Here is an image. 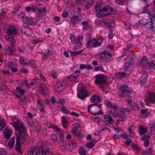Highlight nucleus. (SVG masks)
<instances>
[{
  "instance_id": "nucleus-1",
  "label": "nucleus",
  "mask_w": 155,
  "mask_h": 155,
  "mask_svg": "<svg viewBox=\"0 0 155 155\" xmlns=\"http://www.w3.org/2000/svg\"><path fill=\"white\" fill-rule=\"evenodd\" d=\"M95 8L96 15L98 18L104 17L108 15H113L115 13L114 9L109 6H105L101 1L96 3Z\"/></svg>"
},
{
  "instance_id": "nucleus-2",
  "label": "nucleus",
  "mask_w": 155,
  "mask_h": 155,
  "mask_svg": "<svg viewBox=\"0 0 155 155\" xmlns=\"http://www.w3.org/2000/svg\"><path fill=\"white\" fill-rule=\"evenodd\" d=\"M13 126L16 130L19 131V134L17 137H22V139L27 138V135L26 128L22 122L19 120L14 122Z\"/></svg>"
},
{
  "instance_id": "nucleus-3",
  "label": "nucleus",
  "mask_w": 155,
  "mask_h": 155,
  "mask_svg": "<svg viewBox=\"0 0 155 155\" xmlns=\"http://www.w3.org/2000/svg\"><path fill=\"white\" fill-rule=\"evenodd\" d=\"M101 105L94 104L91 105L88 108V111L91 114L94 115H99L103 114L102 112Z\"/></svg>"
},
{
  "instance_id": "nucleus-4",
  "label": "nucleus",
  "mask_w": 155,
  "mask_h": 155,
  "mask_svg": "<svg viewBox=\"0 0 155 155\" xmlns=\"http://www.w3.org/2000/svg\"><path fill=\"white\" fill-rule=\"evenodd\" d=\"M78 93L77 95L78 97L82 100H84L87 97L88 93H87L84 85L82 84H79L77 89Z\"/></svg>"
},
{
  "instance_id": "nucleus-5",
  "label": "nucleus",
  "mask_w": 155,
  "mask_h": 155,
  "mask_svg": "<svg viewBox=\"0 0 155 155\" xmlns=\"http://www.w3.org/2000/svg\"><path fill=\"white\" fill-rule=\"evenodd\" d=\"M130 91L128 86L123 85L120 88L119 95L121 97H128L130 96Z\"/></svg>"
},
{
  "instance_id": "nucleus-6",
  "label": "nucleus",
  "mask_w": 155,
  "mask_h": 155,
  "mask_svg": "<svg viewBox=\"0 0 155 155\" xmlns=\"http://www.w3.org/2000/svg\"><path fill=\"white\" fill-rule=\"evenodd\" d=\"M105 82V79L104 76L99 74L95 75V83L99 85L101 88H103L104 87Z\"/></svg>"
},
{
  "instance_id": "nucleus-7",
  "label": "nucleus",
  "mask_w": 155,
  "mask_h": 155,
  "mask_svg": "<svg viewBox=\"0 0 155 155\" xmlns=\"http://www.w3.org/2000/svg\"><path fill=\"white\" fill-rule=\"evenodd\" d=\"M40 151L38 147H30L28 149V155H40Z\"/></svg>"
},
{
  "instance_id": "nucleus-8",
  "label": "nucleus",
  "mask_w": 155,
  "mask_h": 155,
  "mask_svg": "<svg viewBox=\"0 0 155 155\" xmlns=\"http://www.w3.org/2000/svg\"><path fill=\"white\" fill-rule=\"evenodd\" d=\"M51 146V145L48 141H43L41 146L42 152L49 150Z\"/></svg>"
},
{
  "instance_id": "nucleus-9",
  "label": "nucleus",
  "mask_w": 155,
  "mask_h": 155,
  "mask_svg": "<svg viewBox=\"0 0 155 155\" xmlns=\"http://www.w3.org/2000/svg\"><path fill=\"white\" fill-rule=\"evenodd\" d=\"M111 56V54L108 51H103L101 54V58L104 61H107L109 60Z\"/></svg>"
},
{
  "instance_id": "nucleus-10",
  "label": "nucleus",
  "mask_w": 155,
  "mask_h": 155,
  "mask_svg": "<svg viewBox=\"0 0 155 155\" xmlns=\"http://www.w3.org/2000/svg\"><path fill=\"white\" fill-rule=\"evenodd\" d=\"M26 138L22 139V137H17L16 142L15 146V149L19 153H21V150L20 145V140H25Z\"/></svg>"
},
{
  "instance_id": "nucleus-11",
  "label": "nucleus",
  "mask_w": 155,
  "mask_h": 155,
  "mask_svg": "<svg viewBox=\"0 0 155 155\" xmlns=\"http://www.w3.org/2000/svg\"><path fill=\"white\" fill-rule=\"evenodd\" d=\"M148 101L152 103L155 102V93L153 92H148L147 96L146 97L145 101Z\"/></svg>"
},
{
  "instance_id": "nucleus-12",
  "label": "nucleus",
  "mask_w": 155,
  "mask_h": 155,
  "mask_svg": "<svg viewBox=\"0 0 155 155\" xmlns=\"http://www.w3.org/2000/svg\"><path fill=\"white\" fill-rule=\"evenodd\" d=\"M15 47L11 45L8 46L5 49V51L6 54H8L9 55H12L13 54V53L15 50Z\"/></svg>"
},
{
  "instance_id": "nucleus-13",
  "label": "nucleus",
  "mask_w": 155,
  "mask_h": 155,
  "mask_svg": "<svg viewBox=\"0 0 155 155\" xmlns=\"http://www.w3.org/2000/svg\"><path fill=\"white\" fill-rule=\"evenodd\" d=\"M4 137L7 139L11 137L12 134V129L9 127H7L3 131Z\"/></svg>"
},
{
  "instance_id": "nucleus-14",
  "label": "nucleus",
  "mask_w": 155,
  "mask_h": 155,
  "mask_svg": "<svg viewBox=\"0 0 155 155\" xmlns=\"http://www.w3.org/2000/svg\"><path fill=\"white\" fill-rule=\"evenodd\" d=\"M6 33L8 35H15L17 33V30L14 26H11L7 30Z\"/></svg>"
},
{
  "instance_id": "nucleus-15",
  "label": "nucleus",
  "mask_w": 155,
  "mask_h": 155,
  "mask_svg": "<svg viewBox=\"0 0 155 155\" xmlns=\"http://www.w3.org/2000/svg\"><path fill=\"white\" fill-rule=\"evenodd\" d=\"M80 72L79 70H76L68 78V80L70 81H73L76 80Z\"/></svg>"
},
{
  "instance_id": "nucleus-16",
  "label": "nucleus",
  "mask_w": 155,
  "mask_h": 155,
  "mask_svg": "<svg viewBox=\"0 0 155 155\" xmlns=\"http://www.w3.org/2000/svg\"><path fill=\"white\" fill-rule=\"evenodd\" d=\"M104 118L105 121L110 124H113L114 123V120L110 116L107 114H105L104 116Z\"/></svg>"
},
{
  "instance_id": "nucleus-17",
  "label": "nucleus",
  "mask_w": 155,
  "mask_h": 155,
  "mask_svg": "<svg viewBox=\"0 0 155 155\" xmlns=\"http://www.w3.org/2000/svg\"><path fill=\"white\" fill-rule=\"evenodd\" d=\"M65 85L64 83L58 82L56 85V90L58 92H61L65 88Z\"/></svg>"
},
{
  "instance_id": "nucleus-18",
  "label": "nucleus",
  "mask_w": 155,
  "mask_h": 155,
  "mask_svg": "<svg viewBox=\"0 0 155 155\" xmlns=\"http://www.w3.org/2000/svg\"><path fill=\"white\" fill-rule=\"evenodd\" d=\"M147 76L146 74H144L142 75L140 78L139 83H140L141 85H143L145 84L147 81Z\"/></svg>"
},
{
  "instance_id": "nucleus-19",
  "label": "nucleus",
  "mask_w": 155,
  "mask_h": 155,
  "mask_svg": "<svg viewBox=\"0 0 155 155\" xmlns=\"http://www.w3.org/2000/svg\"><path fill=\"white\" fill-rule=\"evenodd\" d=\"M80 127V124L78 123H76L72 126V129L73 134L75 135H77L78 133L77 131L78 128Z\"/></svg>"
},
{
  "instance_id": "nucleus-20",
  "label": "nucleus",
  "mask_w": 155,
  "mask_h": 155,
  "mask_svg": "<svg viewBox=\"0 0 155 155\" xmlns=\"http://www.w3.org/2000/svg\"><path fill=\"white\" fill-rule=\"evenodd\" d=\"M77 13V12H74L73 13L74 15L72 17L71 19V21L73 24H74L75 21L80 20L81 18V16L80 14L79 15H76Z\"/></svg>"
},
{
  "instance_id": "nucleus-21",
  "label": "nucleus",
  "mask_w": 155,
  "mask_h": 155,
  "mask_svg": "<svg viewBox=\"0 0 155 155\" xmlns=\"http://www.w3.org/2000/svg\"><path fill=\"white\" fill-rule=\"evenodd\" d=\"M85 3L84 4V5L85 8L86 9L89 8L93 5L94 2L93 0H87L85 1Z\"/></svg>"
},
{
  "instance_id": "nucleus-22",
  "label": "nucleus",
  "mask_w": 155,
  "mask_h": 155,
  "mask_svg": "<svg viewBox=\"0 0 155 155\" xmlns=\"http://www.w3.org/2000/svg\"><path fill=\"white\" fill-rule=\"evenodd\" d=\"M91 100L92 102L96 104L100 102V98L97 95L92 96L91 98Z\"/></svg>"
},
{
  "instance_id": "nucleus-23",
  "label": "nucleus",
  "mask_w": 155,
  "mask_h": 155,
  "mask_svg": "<svg viewBox=\"0 0 155 155\" xmlns=\"http://www.w3.org/2000/svg\"><path fill=\"white\" fill-rule=\"evenodd\" d=\"M94 43V48L100 46L102 43L103 39L101 38L98 39H93Z\"/></svg>"
},
{
  "instance_id": "nucleus-24",
  "label": "nucleus",
  "mask_w": 155,
  "mask_h": 155,
  "mask_svg": "<svg viewBox=\"0 0 155 155\" xmlns=\"http://www.w3.org/2000/svg\"><path fill=\"white\" fill-rule=\"evenodd\" d=\"M19 62L21 64L24 65L29 64L31 63L29 60L27 58L22 57H20V58Z\"/></svg>"
},
{
  "instance_id": "nucleus-25",
  "label": "nucleus",
  "mask_w": 155,
  "mask_h": 155,
  "mask_svg": "<svg viewBox=\"0 0 155 155\" xmlns=\"http://www.w3.org/2000/svg\"><path fill=\"white\" fill-rule=\"evenodd\" d=\"M30 31V29L26 25H23L21 28V32L23 34H25Z\"/></svg>"
},
{
  "instance_id": "nucleus-26",
  "label": "nucleus",
  "mask_w": 155,
  "mask_h": 155,
  "mask_svg": "<svg viewBox=\"0 0 155 155\" xmlns=\"http://www.w3.org/2000/svg\"><path fill=\"white\" fill-rule=\"evenodd\" d=\"M86 69L88 70H91L93 69L92 67L89 65H85L84 64H81L80 65L79 69L81 70L83 69Z\"/></svg>"
},
{
  "instance_id": "nucleus-27",
  "label": "nucleus",
  "mask_w": 155,
  "mask_h": 155,
  "mask_svg": "<svg viewBox=\"0 0 155 155\" xmlns=\"http://www.w3.org/2000/svg\"><path fill=\"white\" fill-rule=\"evenodd\" d=\"M5 39L12 43H15V40L14 38L11 35H8L5 36Z\"/></svg>"
},
{
  "instance_id": "nucleus-28",
  "label": "nucleus",
  "mask_w": 155,
  "mask_h": 155,
  "mask_svg": "<svg viewBox=\"0 0 155 155\" xmlns=\"http://www.w3.org/2000/svg\"><path fill=\"white\" fill-rule=\"evenodd\" d=\"M6 126V122L5 119L0 120V131Z\"/></svg>"
},
{
  "instance_id": "nucleus-29",
  "label": "nucleus",
  "mask_w": 155,
  "mask_h": 155,
  "mask_svg": "<svg viewBox=\"0 0 155 155\" xmlns=\"http://www.w3.org/2000/svg\"><path fill=\"white\" fill-rule=\"evenodd\" d=\"M39 89L41 93H43L46 91L48 88L44 84H41L39 87Z\"/></svg>"
},
{
  "instance_id": "nucleus-30",
  "label": "nucleus",
  "mask_w": 155,
  "mask_h": 155,
  "mask_svg": "<svg viewBox=\"0 0 155 155\" xmlns=\"http://www.w3.org/2000/svg\"><path fill=\"white\" fill-rule=\"evenodd\" d=\"M107 26L110 28L113 27L115 25V22L114 21L107 20Z\"/></svg>"
},
{
  "instance_id": "nucleus-31",
  "label": "nucleus",
  "mask_w": 155,
  "mask_h": 155,
  "mask_svg": "<svg viewBox=\"0 0 155 155\" xmlns=\"http://www.w3.org/2000/svg\"><path fill=\"white\" fill-rule=\"evenodd\" d=\"M69 147L75 149L77 147L76 142L74 140H71L68 143Z\"/></svg>"
},
{
  "instance_id": "nucleus-32",
  "label": "nucleus",
  "mask_w": 155,
  "mask_h": 155,
  "mask_svg": "<svg viewBox=\"0 0 155 155\" xmlns=\"http://www.w3.org/2000/svg\"><path fill=\"white\" fill-rule=\"evenodd\" d=\"M94 39L89 40L87 43V48H94Z\"/></svg>"
},
{
  "instance_id": "nucleus-33",
  "label": "nucleus",
  "mask_w": 155,
  "mask_h": 155,
  "mask_svg": "<svg viewBox=\"0 0 155 155\" xmlns=\"http://www.w3.org/2000/svg\"><path fill=\"white\" fill-rule=\"evenodd\" d=\"M61 121L64 127L66 128L67 127L68 121L64 117H62L61 118Z\"/></svg>"
},
{
  "instance_id": "nucleus-34",
  "label": "nucleus",
  "mask_w": 155,
  "mask_h": 155,
  "mask_svg": "<svg viewBox=\"0 0 155 155\" xmlns=\"http://www.w3.org/2000/svg\"><path fill=\"white\" fill-rule=\"evenodd\" d=\"M139 133L140 134H143L147 132V129L146 128L143 127L142 126H140Z\"/></svg>"
},
{
  "instance_id": "nucleus-35",
  "label": "nucleus",
  "mask_w": 155,
  "mask_h": 155,
  "mask_svg": "<svg viewBox=\"0 0 155 155\" xmlns=\"http://www.w3.org/2000/svg\"><path fill=\"white\" fill-rule=\"evenodd\" d=\"M15 137H12L9 141L8 145L10 147H13L15 143Z\"/></svg>"
},
{
  "instance_id": "nucleus-36",
  "label": "nucleus",
  "mask_w": 155,
  "mask_h": 155,
  "mask_svg": "<svg viewBox=\"0 0 155 155\" xmlns=\"http://www.w3.org/2000/svg\"><path fill=\"white\" fill-rule=\"evenodd\" d=\"M79 152L80 155H87V151L85 150L83 147L80 148Z\"/></svg>"
},
{
  "instance_id": "nucleus-37",
  "label": "nucleus",
  "mask_w": 155,
  "mask_h": 155,
  "mask_svg": "<svg viewBox=\"0 0 155 155\" xmlns=\"http://www.w3.org/2000/svg\"><path fill=\"white\" fill-rule=\"evenodd\" d=\"M127 58V56L126 54H124L121 57L118 58L117 59V60L118 61H123L124 60L126 59Z\"/></svg>"
},
{
  "instance_id": "nucleus-38",
  "label": "nucleus",
  "mask_w": 155,
  "mask_h": 155,
  "mask_svg": "<svg viewBox=\"0 0 155 155\" xmlns=\"http://www.w3.org/2000/svg\"><path fill=\"white\" fill-rule=\"evenodd\" d=\"M51 51L48 50L46 53H45L42 56V60H44L47 59L50 55Z\"/></svg>"
},
{
  "instance_id": "nucleus-39",
  "label": "nucleus",
  "mask_w": 155,
  "mask_h": 155,
  "mask_svg": "<svg viewBox=\"0 0 155 155\" xmlns=\"http://www.w3.org/2000/svg\"><path fill=\"white\" fill-rule=\"evenodd\" d=\"M49 127L53 128L54 130L57 131H60V129L57 126L52 124H51L49 126Z\"/></svg>"
},
{
  "instance_id": "nucleus-40",
  "label": "nucleus",
  "mask_w": 155,
  "mask_h": 155,
  "mask_svg": "<svg viewBox=\"0 0 155 155\" xmlns=\"http://www.w3.org/2000/svg\"><path fill=\"white\" fill-rule=\"evenodd\" d=\"M152 151L151 148H149L147 150L143 152V155H152Z\"/></svg>"
},
{
  "instance_id": "nucleus-41",
  "label": "nucleus",
  "mask_w": 155,
  "mask_h": 155,
  "mask_svg": "<svg viewBox=\"0 0 155 155\" xmlns=\"http://www.w3.org/2000/svg\"><path fill=\"white\" fill-rule=\"evenodd\" d=\"M146 4L145 6L143 8V13H148L149 12V11L147 9V8L149 6V3H145Z\"/></svg>"
},
{
  "instance_id": "nucleus-42",
  "label": "nucleus",
  "mask_w": 155,
  "mask_h": 155,
  "mask_svg": "<svg viewBox=\"0 0 155 155\" xmlns=\"http://www.w3.org/2000/svg\"><path fill=\"white\" fill-rule=\"evenodd\" d=\"M131 106L133 110H138L140 109L139 106L135 103H133Z\"/></svg>"
},
{
  "instance_id": "nucleus-43",
  "label": "nucleus",
  "mask_w": 155,
  "mask_h": 155,
  "mask_svg": "<svg viewBox=\"0 0 155 155\" xmlns=\"http://www.w3.org/2000/svg\"><path fill=\"white\" fill-rule=\"evenodd\" d=\"M71 40L73 44H75L77 41L78 40V38H76L74 35H71L70 36Z\"/></svg>"
},
{
  "instance_id": "nucleus-44",
  "label": "nucleus",
  "mask_w": 155,
  "mask_h": 155,
  "mask_svg": "<svg viewBox=\"0 0 155 155\" xmlns=\"http://www.w3.org/2000/svg\"><path fill=\"white\" fill-rule=\"evenodd\" d=\"M42 155H53V152L51 150L42 152Z\"/></svg>"
},
{
  "instance_id": "nucleus-45",
  "label": "nucleus",
  "mask_w": 155,
  "mask_h": 155,
  "mask_svg": "<svg viewBox=\"0 0 155 155\" xmlns=\"http://www.w3.org/2000/svg\"><path fill=\"white\" fill-rule=\"evenodd\" d=\"M25 10L27 12L32 11L33 12L35 11V9L33 5H31L30 6H28L25 8Z\"/></svg>"
},
{
  "instance_id": "nucleus-46",
  "label": "nucleus",
  "mask_w": 155,
  "mask_h": 155,
  "mask_svg": "<svg viewBox=\"0 0 155 155\" xmlns=\"http://www.w3.org/2000/svg\"><path fill=\"white\" fill-rule=\"evenodd\" d=\"M37 106L39 107H45V106L43 105L42 101L41 100L38 99V102L37 103Z\"/></svg>"
},
{
  "instance_id": "nucleus-47",
  "label": "nucleus",
  "mask_w": 155,
  "mask_h": 155,
  "mask_svg": "<svg viewBox=\"0 0 155 155\" xmlns=\"http://www.w3.org/2000/svg\"><path fill=\"white\" fill-rule=\"evenodd\" d=\"M50 75L53 78L55 79L56 78L58 74L55 71H53L51 72Z\"/></svg>"
},
{
  "instance_id": "nucleus-48",
  "label": "nucleus",
  "mask_w": 155,
  "mask_h": 155,
  "mask_svg": "<svg viewBox=\"0 0 155 155\" xmlns=\"http://www.w3.org/2000/svg\"><path fill=\"white\" fill-rule=\"evenodd\" d=\"M83 50L74 51H71L70 52L71 53L73 56H75L76 55H79L81 54L83 51Z\"/></svg>"
},
{
  "instance_id": "nucleus-49",
  "label": "nucleus",
  "mask_w": 155,
  "mask_h": 155,
  "mask_svg": "<svg viewBox=\"0 0 155 155\" xmlns=\"http://www.w3.org/2000/svg\"><path fill=\"white\" fill-rule=\"evenodd\" d=\"M147 66L149 68H152L155 69V63L147 62Z\"/></svg>"
},
{
  "instance_id": "nucleus-50",
  "label": "nucleus",
  "mask_w": 155,
  "mask_h": 155,
  "mask_svg": "<svg viewBox=\"0 0 155 155\" xmlns=\"http://www.w3.org/2000/svg\"><path fill=\"white\" fill-rule=\"evenodd\" d=\"M32 19L30 18L26 17L23 19V21L24 22L27 24H29L31 21Z\"/></svg>"
},
{
  "instance_id": "nucleus-51",
  "label": "nucleus",
  "mask_w": 155,
  "mask_h": 155,
  "mask_svg": "<svg viewBox=\"0 0 155 155\" xmlns=\"http://www.w3.org/2000/svg\"><path fill=\"white\" fill-rule=\"evenodd\" d=\"M42 38H37L35 40H33L32 41V43L33 44H37L42 42Z\"/></svg>"
},
{
  "instance_id": "nucleus-52",
  "label": "nucleus",
  "mask_w": 155,
  "mask_h": 155,
  "mask_svg": "<svg viewBox=\"0 0 155 155\" xmlns=\"http://www.w3.org/2000/svg\"><path fill=\"white\" fill-rule=\"evenodd\" d=\"M1 13L0 15V16H4L7 13V9L6 8H3L1 11Z\"/></svg>"
},
{
  "instance_id": "nucleus-53",
  "label": "nucleus",
  "mask_w": 155,
  "mask_h": 155,
  "mask_svg": "<svg viewBox=\"0 0 155 155\" xmlns=\"http://www.w3.org/2000/svg\"><path fill=\"white\" fill-rule=\"evenodd\" d=\"M0 155H7L5 149L0 148Z\"/></svg>"
},
{
  "instance_id": "nucleus-54",
  "label": "nucleus",
  "mask_w": 155,
  "mask_h": 155,
  "mask_svg": "<svg viewBox=\"0 0 155 155\" xmlns=\"http://www.w3.org/2000/svg\"><path fill=\"white\" fill-rule=\"evenodd\" d=\"M51 139L53 141H57L58 140L57 136L56 135L52 134L51 136Z\"/></svg>"
},
{
  "instance_id": "nucleus-55",
  "label": "nucleus",
  "mask_w": 155,
  "mask_h": 155,
  "mask_svg": "<svg viewBox=\"0 0 155 155\" xmlns=\"http://www.w3.org/2000/svg\"><path fill=\"white\" fill-rule=\"evenodd\" d=\"M16 89L21 94H23L25 93V91L24 90L21 89V88L20 87H17Z\"/></svg>"
},
{
  "instance_id": "nucleus-56",
  "label": "nucleus",
  "mask_w": 155,
  "mask_h": 155,
  "mask_svg": "<svg viewBox=\"0 0 155 155\" xmlns=\"http://www.w3.org/2000/svg\"><path fill=\"white\" fill-rule=\"evenodd\" d=\"M148 59V58L146 56H143L141 62V64H145L146 63V62Z\"/></svg>"
},
{
  "instance_id": "nucleus-57",
  "label": "nucleus",
  "mask_w": 155,
  "mask_h": 155,
  "mask_svg": "<svg viewBox=\"0 0 155 155\" xmlns=\"http://www.w3.org/2000/svg\"><path fill=\"white\" fill-rule=\"evenodd\" d=\"M132 147L133 148L135 149L137 152H139L140 151V149L139 148L138 145L134 143L133 144H132Z\"/></svg>"
},
{
  "instance_id": "nucleus-58",
  "label": "nucleus",
  "mask_w": 155,
  "mask_h": 155,
  "mask_svg": "<svg viewBox=\"0 0 155 155\" xmlns=\"http://www.w3.org/2000/svg\"><path fill=\"white\" fill-rule=\"evenodd\" d=\"M151 130L152 135L154 137H155V127L154 126L151 127Z\"/></svg>"
},
{
  "instance_id": "nucleus-59",
  "label": "nucleus",
  "mask_w": 155,
  "mask_h": 155,
  "mask_svg": "<svg viewBox=\"0 0 155 155\" xmlns=\"http://www.w3.org/2000/svg\"><path fill=\"white\" fill-rule=\"evenodd\" d=\"M25 14L24 13H21L18 14V17L19 18H22L23 20V19L25 18Z\"/></svg>"
},
{
  "instance_id": "nucleus-60",
  "label": "nucleus",
  "mask_w": 155,
  "mask_h": 155,
  "mask_svg": "<svg viewBox=\"0 0 155 155\" xmlns=\"http://www.w3.org/2000/svg\"><path fill=\"white\" fill-rule=\"evenodd\" d=\"M29 61L30 62V63L29 64H30L31 67H33L34 68H36L37 67L36 65L35 64L34 62V61L32 60H29Z\"/></svg>"
},
{
  "instance_id": "nucleus-61",
  "label": "nucleus",
  "mask_w": 155,
  "mask_h": 155,
  "mask_svg": "<svg viewBox=\"0 0 155 155\" xmlns=\"http://www.w3.org/2000/svg\"><path fill=\"white\" fill-rule=\"evenodd\" d=\"M94 146V144L92 142L87 143L86 144V146L89 148H92Z\"/></svg>"
},
{
  "instance_id": "nucleus-62",
  "label": "nucleus",
  "mask_w": 155,
  "mask_h": 155,
  "mask_svg": "<svg viewBox=\"0 0 155 155\" xmlns=\"http://www.w3.org/2000/svg\"><path fill=\"white\" fill-rule=\"evenodd\" d=\"M18 49L19 51L21 53L24 52L25 50V48L24 47H18Z\"/></svg>"
},
{
  "instance_id": "nucleus-63",
  "label": "nucleus",
  "mask_w": 155,
  "mask_h": 155,
  "mask_svg": "<svg viewBox=\"0 0 155 155\" xmlns=\"http://www.w3.org/2000/svg\"><path fill=\"white\" fill-rule=\"evenodd\" d=\"M81 24L83 25L85 29L87 28L88 27V23L87 21H84L82 22Z\"/></svg>"
},
{
  "instance_id": "nucleus-64",
  "label": "nucleus",
  "mask_w": 155,
  "mask_h": 155,
  "mask_svg": "<svg viewBox=\"0 0 155 155\" xmlns=\"http://www.w3.org/2000/svg\"><path fill=\"white\" fill-rule=\"evenodd\" d=\"M149 139V137L147 135H144L142 137V139L143 141H148Z\"/></svg>"
}]
</instances>
